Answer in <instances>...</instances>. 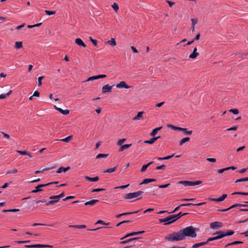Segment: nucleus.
Masks as SVG:
<instances>
[{"label":"nucleus","mask_w":248,"mask_h":248,"mask_svg":"<svg viewBox=\"0 0 248 248\" xmlns=\"http://www.w3.org/2000/svg\"><path fill=\"white\" fill-rule=\"evenodd\" d=\"M116 87L118 88L128 89L130 88V86H128L125 81H122L116 85Z\"/></svg>","instance_id":"8"},{"label":"nucleus","mask_w":248,"mask_h":248,"mask_svg":"<svg viewBox=\"0 0 248 248\" xmlns=\"http://www.w3.org/2000/svg\"><path fill=\"white\" fill-rule=\"evenodd\" d=\"M99 202L98 200H92L90 201L86 202L84 203L85 205H93L95 204L96 203H97Z\"/></svg>","instance_id":"16"},{"label":"nucleus","mask_w":248,"mask_h":248,"mask_svg":"<svg viewBox=\"0 0 248 248\" xmlns=\"http://www.w3.org/2000/svg\"><path fill=\"white\" fill-rule=\"evenodd\" d=\"M142 209H140V210H138V211H134V212H125V213H122L123 214V216H127V215H132V214H136V213H139L140 211Z\"/></svg>","instance_id":"42"},{"label":"nucleus","mask_w":248,"mask_h":248,"mask_svg":"<svg viewBox=\"0 0 248 248\" xmlns=\"http://www.w3.org/2000/svg\"><path fill=\"white\" fill-rule=\"evenodd\" d=\"M43 190V189H41V188H40V186L38 185L37 186L35 187V189L34 190H33L31 191V192L33 193H36L37 192L42 191Z\"/></svg>","instance_id":"35"},{"label":"nucleus","mask_w":248,"mask_h":248,"mask_svg":"<svg viewBox=\"0 0 248 248\" xmlns=\"http://www.w3.org/2000/svg\"><path fill=\"white\" fill-rule=\"evenodd\" d=\"M202 183V181H180L178 182V184L184 185L185 186H195L200 185Z\"/></svg>","instance_id":"2"},{"label":"nucleus","mask_w":248,"mask_h":248,"mask_svg":"<svg viewBox=\"0 0 248 248\" xmlns=\"http://www.w3.org/2000/svg\"><path fill=\"white\" fill-rule=\"evenodd\" d=\"M181 131L183 132L184 133H185V134H186L187 135H190L192 133V130L187 131V129L186 128H182Z\"/></svg>","instance_id":"37"},{"label":"nucleus","mask_w":248,"mask_h":248,"mask_svg":"<svg viewBox=\"0 0 248 248\" xmlns=\"http://www.w3.org/2000/svg\"><path fill=\"white\" fill-rule=\"evenodd\" d=\"M72 138H73V136L70 135L64 139L61 140L62 141L65 142H68L72 140Z\"/></svg>","instance_id":"36"},{"label":"nucleus","mask_w":248,"mask_h":248,"mask_svg":"<svg viewBox=\"0 0 248 248\" xmlns=\"http://www.w3.org/2000/svg\"><path fill=\"white\" fill-rule=\"evenodd\" d=\"M228 236H231L234 233V231L233 230H229L226 231Z\"/></svg>","instance_id":"61"},{"label":"nucleus","mask_w":248,"mask_h":248,"mask_svg":"<svg viewBox=\"0 0 248 248\" xmlns=\"http://www.w3.org/2000/svg\"><path fill=\"white\" fill-rule=\"evenodd\" d=\"M131 241H132V239H130L128 238L127 239H125L124 240L121 241L120 242V244H125L128 243L129 242H130Z\"/></svg>","instance_id":"51"},{"label":"nucleus","mask_w":248,"mask_h":248,"mask_svg":"<svg viewBox=\"0 0 248 248\" xmlns=\"http://www.w3.org/2000/svg\"><path fill=\"white\" fill-rule=\"evenodd\" d=\"M107 43L109 45H110V46H115L116 45V43L115 40L114 38H111L110 40L108 41L107 42Z\"/></svg>","instance_id":"28"},{"label":"nucleus","mask_w":248,"mask_h":248,"mask_svg":"<svg viewBox=\"0 0 248 248\" xmlns=\"http://www.w3.org/2000/svg\"><path fill=\"white\" fill-rule=\"evenodd\" d=\"M114 85L109 86L108 84H106L102 87V93H111L112 87Z\"/></svg>","instance_id":"7"},{"label":"nucleus","mask_w":248,"mask_h":248,"mask_svg":"<svg viewBox=\"0 0 248 248\" xmlns=\"http://www.w3.org/2000/svg\"><path fill=\"white\" fill-rule=\"evenodd\" d=\"M20 211L19 209H3L2 210V212L7 213V212H16Z\"/></svg>","instance_id":"27"},{"label":"nucleus","mask_w":248,"mask_h":248,"mask_svg":"<svg viewBox=\"0 0 248 248\" xmlns=\"http://www.w3.org/2000/svg\"><path fill=\"white\" fill-rule=\"evenodd\" d=\"M32 226H47L53 227L54 226V224H42V223H34L32 224Z\"/></svg>","instance_id":"33"},{"label":"nucleus","mask_w":248,"mask_h":248,"mask_svg":"<svg viewBox=\"0 0 248 248\" xmlns=\"http://www.w3.org/2000/svg\"><path fill=\"white\" fill-rule=\"evenodd\" d=\"M12 93V91L10 90L7 93L1 94L0 95V99H5L7 96L10 95Z\"/></svg>","instance_id":"38"},{"label":"nucleus","mask_w":248,"mask_h":248,"mask_svg":"<svg viewBox=\"0 0 248 248\" xmlns=\"http://www.w3.org/2000/svg\"><path fill=\"white\" fill-rule=\"evenodd\" d=\"M160 138V136H158L156 137H153L150 139L149 140H146L144 141L145 143H148L149 144H153L156 140Z\"/></svg>","instance_id":"14"},{"label":"nucleus","mask_w":248,"mask_h":248,"mask_svg":"<svg viewBox=\"0 0 248 248\" xmlns=\"http://www.w3.org/2000/svg\"><path fill=\"white\" fill-rule=\"evenodd\" d=\"M57 202H58V200H51L46 202V205H53Z\"/></svg>","instance_id":"45"},{"label":"nucleus","mask_w":248,"mask_h":248,"mask_svg":"<svg viewBox=\"0 0 248 248\" xmlns=\"http://www.w3.org/2000/svg\"><path fill=\"white\" fill-rule=\"evenodd\" d=\"M199 231V228L190 226L182 229L177 232H174L167 235L165 236V239L174 242L184 240L186 237L195 238L197 236L196 232Z\"/></svg>","instance_id":"1"},{"label":"nucleus","mask_w":248,"mask_h":248,"mask_svg":"<svg viewBox=\"0 0 248 248\" xmlns=\"http://www.w3.org/2000/svg\"><path fill=\"white\" fill-rule=\"evenodd\" d=\"M108 154H99L96 156V159L101 158H107L108 156Z\"/></svg>","instance_id":"34"},{"label":"nucleus","mask_w":248,"mask_h":248,"mask_svg":"<svg viewBox=\"0 0 248 248\" xmlns=\"http://www.w3.org/2000/svg\"><path fill=\"white\" fill-rule=\"evenodd\" d=\"M190 140V138L189 137H186L184 138H183L179 142V145H182L184 143H185L186 142L189 141Z\"/></svg>","instance_id":"30"},{"label":"nucleus","mask_w":248,"mask_h":248,"mask_svg":"<svg viewBox=\"0 0 248 248\" xmlns=\"http://www.w3.org/2000/svg\"><path fill=\"white\" fill-rule=\"evenodd\" d=\"M129 186V184H127V185H123V186H120L115 187L114 188L115 189H125V188H127Z\"/></svg>","instance_id":"52"},{"label":"nucleus","mask_w":248,"mask_h":248,"mask_svg":"<svg viewBox=\"0 0 248 248\" xmlns=\"http://www.w3.org/2000/svg\"><path fill=\"white\" fill-rule=\"evenodd\" d=\"M166 167V166L164 164H163L160 166H158L156 167V170H165Z\"/></svg>","instance_id":"55"},{"label":"nucleus","mask_w":248,"mask_h":248,"mask_svg":"<svg viewBox=\"0 0 248 248\" xmlns=\"http://www.w3.org/2000/svg\"><path fill=\"white\" fill-rule=\"evenodd\" d=\"M104 190H106L105 188H95V189H93L92 190V192H100V191H104Z\"/></svg>","instance_id":"54"},{"label":"nucleus","mask_w":248,"mask_h":248,"mask_svg":"<svg viewBox=\"0 0 248 248\" xmlns=\"http://www.w3.org/2000/svg\"><path fill=\"white\" fill-rule=\"evenodd\" d=\"M49 199L52 200H58V202L60 200L59 197L58 195L50 196Z\"/></svg>","instance_id":"50"},{"label":"nucleus","mask_w":248,"mask_h":248,"mask_svg":"<svg viewBox=\"0 0 248 248\" xmlns=\"http://www.w3.org/2000/svg\"><path fill=\"white\" fill-rule=\"evenodd\" d=\"M192 25L191 27V30L192 31L195 30V26L198 22V19L197 18H191Z\"/></svg>","instance_id":"21"},{"label":"nucleus","mask_w":248,"mask_h":248,"mask_svg":"<svg viewBox=\"0 0 248 248\" xmlns=\"http://www.w3.org/2000/svg\"><path fill=\"white\" fill-rule=\"evenodd\" d=\"M23 47L22 42H16L15 44V47L16 49H19Z\"/></svg>","instance_id":"39"},{"label":"nucleus","mask_w":248,"mask_h":248,"mask_svg":"<svg viewBox=\"0 0 248 248\" xmlns=\"http://www.w3.org/2000/svg\"><path fill=\"white\" fill-rule=\"evenodd\" d=\"M117 166H115L113 168L108 169H107L106 170H104L103 171V172H104V173H106V172H107V173H111V172H113L116 171V170L117 169Z\"/></svg>","instance_id":"25"},{"label":"nucleus","mask_w":248,"mask_h":248,"mask_svg":"<svg viewBox=\"0 0 248 248\" xmlns=\"http://www.w3.org/2000/svg\"><path fill=\"white\" fill-rule=\"evenodd\" d=\"M162 128V126H160L154 129L152 132L150 133V136L153 137H155V136L156 135L157 132L161 130Z\"/></svg>","instance_id":"15"},{"label":"nucleus","mask_w":248,"mask_h":248,"mask_svg":"<svg viewBox=\"0 0 248 248\" xmlns=\"http://www.w3.org/2000/svg\"><path fill=\"white\" fill-rule=\"evenodd\" d=\"M174 155V154H173L172 155H168V156L163 157H157V159L158 160H168V159H169L171 158V157H172Z\"/></svg>","instance_id":"31"},{"label":"nucleus","mask_w":248,"mask_h":248,"mask_svg":"<svg viewBox=\"0 0 248 248\" xmlns=\"http://www.w3.org/2000/svg\"><path fill=\"white\" fill-rule=\"evenodd\" d=\"M149 183H150V178H145L143 180V181L140 185H141L143 184H147Z\"/></svg>","instance_id":"47"},{"label":"nucleus","mask_w":248,"mask_h":248,"mask_svg":"<svg viewBox=\"0 0 248 248\" xmlns=\"http://www.w3.org/2000/svg\"><path fill=\"white\" fill-rule=\"evenodd\" d=\"M112 7L116 12H117L119 10L118 5L116 3H114L112 5Z\"/></svg>","instance_id":"57"},{"label":"nucleus","mask_w":248,"mask_h":248,"mask_svg":"<svg viewBox=\"0 0 248 248\" xmlns=\"http://www.w3.org/2000/svg\"><path fill=\"white\" fill-rule=\"evenodd\" d=\"M15 243L20 244H24L30 242V240H25V241H16Z\"/></svg>","instance_id":"58"},{"label":"nucleus","mask_w":248,"mask_h":248,"mask_svg":"<svg viewBox=\"0 0 248 248\" xmlns=\"http://www.w3.org/2000/svg\"><path fill=\"white\" fill-rule=\"evenodd\" d=\"M54 108L58 111H59L60 113L63 115H67L69 113V110L68 109L63 110L61 108L57 107L56 106H54Z\"/></svg>","instance_id":"12"},{"label":"nucleus","mask_w":248,"mask_h":248,"mask_svg":"<svg viewBox=\"0 0 248 248\" xmlns=\"http://www.w3.org/2000/svg\"><path fill=\"white\" fill-rule=\"evenodd\" d=\"M56 167H57V166L56 165H54L53 166H51L50 167L44 168H41L40 169V170L41 172H43L45 171L49 170H50L55 169Z\"/></svg>","instance_id":"22"},{"label":"nucleus","mask_w":248,"mask_h":248,"mask_svg":"<svg viewBox=\"0 0 248 248\" xmlns=\"http://www.w3.org/2000/svg\"><path fill=\"white\" fill-rule=\"evenodd\" d=\"M75 43H76L77 45H78L79 46H82L83 47H86V44L80 38H76L75 40Z\"/></svg>","instance_id":"13"},{"label":"nucleus","mask_w":248,"mask_h":248,"mask_svg":"<svg viewBox=\"0 0 248 248\" xmlns=\"http://www.w3.org/2000/svg\"><path fill=\"white\" fill-rule=\"evenodd\" d=\"M229 111L231 112L234 114H238L239 113V110L237 108H233L229 110Z\"/></svg>","instance_id":"49"},{"label":"nucleus","mask_w":248,"mask_h":248,"mask_svg":"<svg viewBox=\"0 0 248 248\" xmlns=\"http://www.w3.org/2000/svg\"><path fill=\"white\" fill-rule=\"evenodd\" d=\"M232 195H241L244 196H248V192H234L232 194Z\"/></svg>","instance_id":"40"},{"label":"nucleus","mask_w":248,"mask_h":248,"mask_svg":"<svg viewBox=\"0 0 248 248\" xmlns=\"http://www.w3.org/2000/svg\"><path fill=\"white\" fill-rule=\"evenodd\" d=\"M126 139L125 138H124V139H121L118 142H117V145H119V146H121L122 145L123 143L125 142L126 141Z\"/></svg>","instance_id":"53"},{"label":"nucleus","mask_w":248,"mask_h":248,"mask_svg":"<svg viewBox=\"0 0 248 248\" xmlns=\"http://www.w3.org/2000/svg\"><path fill=\"white\" fill-rule=\"evenodd\" d=\"M180 207H181V204L180 205L177 206L176 207H175L172 211L168 212V213L170 214V213H174V212L177 211L180 208Z\"/></svg>","instance_id":"62"},{"label":"nucleus","mask_w":248,"mask_h":248,"mask_svg":"<svg viewBox=\"0 0 248 248\" xmlns=\"http://www.w3.org/2000/svg\"><path fill=\"white\" fill-rule=\"evenodd\" d=\"M97 79V76L91 77L88 78L87 81Z\"/></svg>","instance_id":"60"},{"label":"nucleus","mask_w":248,"mask_h":248,"mask_svg":"<svg viewBox=\"0 0 248 248\" xmlns=\"http://www.w3.org/2000/svg\"><path fill=\"white\" fill-rule=\"evenodd\" d=\"M170 185V183H168L165 185H159L158 187L160 188H165L168 187Z\"/></svg>","instance_id":"59"},{"label":"nucleus","mask_w":248,"mask_h":248,"mask_svg":"<svg viewBox=\"0 0 248 248\" xmlns=\"http://www.w3.org/2000/svg\"><path fill=\"white\" fill-rule=\"evenodd\" d=\"M199 55V53L197 52L193 51L189 56V58L190 59H194L196 58Z\"/></svg>","instance_id":"26"},{"label":"nucleus","mask_w":248,"mask_h":248,"mask_svg":"<svg viewBox=\"0 0 248 248\" xmlns=\"http://www.w3.org/2000/svg\"><path fill=\"white\" fill-rule=\"evenodd\" d=\"M132 144H126L123 145H121V147L119 148V152H123L125 149H128L132 146Z\"/></svg>","instance_id":"20"},{"label":"nucleus","mask_w":248,"mask_h":248,"mask_svg":"<svg viewBox=\"0 0 248 248\" xmlns=\"http://www.w3.org/2000/svg\"><path fill=\"white\" fill-rule=\"evenodd\" d=\"M145 232V231H139V232H130V233H127L126 235H125L124 237H123V238H122L121 239V240H124L128 237H130V236H134V235H138V234H142L143 233Z\"/></svg>","instance_id":"5"},{"label":"nucleus","mask_w":248,"mask_h":248,"mask_svg":"<svg viewBox=\"0 0 248 248\" xmlns=\"http://www.w3.org/2000/svg\"><path fill=\"white\" fill-rule=\"evenodd\" d=\"M16 152L21 155H27L29 156L30 157H32V155H31V154L26 150H24V151L17 150Z\"/></svg>","instance_id":"17"},{"label":"nucleus","mask_w":248,"mask_h":248,"mask_svg":"<svg viewBox=\"0 0 248 248\" xmlns=\"http://www.w3.org/2000/svg\"><path fill=\"white\" fill-rule=\"evenodd\" d=\"M167 126L169 128H170L172 130H178L181 131L182 130V127L176 126L170 124H168Z\"/></svg>","instance_id":"23"},{"label":"nucleus","mask_w":248,"mask_h":248,"mask_svg":"<svg viewBox=\"0 0 248 248\" xmlns=\"http://www.w3.org/2000/svg\"><path fill=\"white\" fill-rule=\"evenodd\" d=\"M244 203H246V204H240V203H235V204H234L233 205H232V206H231L230 207H229V209H232L233 208H235V207H242V206H248V201H245L244 202Z\"/></svg>","instance_id":"10"},{"label":"nucleus","mask_w":248,"mask_h":248,"mask_svg":"<svg viewBox=\"0 0 248 248\" xmlns=\"http://www.w3.org/2000/svg\"><path fill=\"white\" fill-rule=\"evenodd\" d=\"M70 169V167L68 166L66 168H64L63 167H60L58 170L57 171V173H60L62 172V171L65 172L66 171H68Z\"/></svg>","instance_id":"18"},{"label":"nucleus","mask_w":248,"mask_h":248,"mask_svg":"<svg viewBox=\"0 0 248 248\" xmlns=\"http://www.w3.org/2000/svg\"><path fill=\"white\" fill-rule=\"evenodd\" d=\"M17 171H18L16 169H15L12 170H8L6 172V174H11V173H16L17 172Z\"/></svg>","instance_id":"48"},{"label":"nucleus","mask_w":248,"mask_h":248,"mask_svg":"<svg viewBox=\"0 0 248 248\" xmlns=\"http://www.w3.org/2000/svg\"><path fill=\"white\" fill-rule=\"evenodd\" d=\"M227 195L226 194H223L221 196L218 198L216 199H210V201H215L217 202H221L224 201L227 197Z\"/></svg>","instance_id":"9"},{"label":"nucleus","mask_w":248,"mask_h":248,"mask_svg":"<svg viewBox=\"0 0 248 248\" xmlns=\"http://www.w3.org/2000/svg\"><path fill=\"white\" fill-rule=\"evenodd\" d=\"M166 219L167 222L164 224L165 226H168L176 221L173 215H170L166 217Z\"/></svg>","instance_id":"4"},{"label":"nucleus","mask_w":248,"mask_h":248,"mask_svg":"<svg viewBox=\"0 0 248 248\" xmlns=\"http://www.w3.org/2000/svg\"><path fill=\"white\" fill-rule=\"evenodd\" d=\"M143 193L142 191H138L136 192L129 193L125 194L123 198L125 199H131L133 198H136L140 195H141Z\"/></svg>","instance_id":"3"},{"label":"nucleus","mask_w":248,"mask_h":248,"mask_svg":"<svg viewBox=\"0 0 248 248\" xmlns=\"http://www.w3.org/2000/svg\"><path fill=\"white\" fill-rule=\"evenodd\" d=\"M245 181H247L246 177H245V178H240V179H237V180L235 182V183H238V182H245Z\"/></svg>","instance_id":"64"},{"label":"nucleus","mask_w":248,"mask_h":248,"mask_svg":"<svg viewBox=\"0 0 248 248\" xmlns=\"http://www.w3.org/2000/svg\"><path fill=\"white\" fill-rule=\"evenodd\" d=\"M174 217L176 219V221L178 219L181 218L183 216L182 212H180L177 214H174L173 215Z\"/></svg>","instance_id":"43"},{"label":"nucleus","mask_w":248,"mask_h":248,"mask_svg":"<svg viewBox=\"0 0 248 248\" xmlns=\"http://www.w3.org/2000/svg\"><path fill=\"white\" fill-rule=\"evenodd\" d=\"M45 12L48 16H51L56 14L55 11L45 10Z\"/></svg>","instance_id":"44"},{"label":"nucleus","mask_w":248,"mask_h":248,"mask_svg":"<svg viewBox=\"0 0 248 248\" xmlns=\"http://www.w3.org/2000/svg\"><path fill=\"white\" fill-rule=\"evenodd\" d=\"M144 113L143 111L139 112L137 115L134 118V120H140V119L142 118V114Z\"/></svg>","instance_id":"29"},{"label":"nucleus","mask_w":248,"mask_h":248,"mask_svg":"<svg viewBox=\"0 0 248 248\" xmlns=\"http://www.w3.org/2000/svg\"><path fill=\"white\" fill-rule=\"evenodd\" d=\"M222 223L215 221L210 224V228L212 229H218L222 227Z\"/></svg>","instance_id":"6"},{"label":"nucleus","mask_w":248,"mask_h":248,"mask_svg":"<svg viewBox=\"0 0 248 248\" xmlns=\"http://www.w3.org/2000/svg\"><path fill=\"white\" fill-rule=\"evenodd\" d=\"M148 188L153 190V191H152V192H153L152 195H155L156 192L158 190L157 188H156L155 186H152L151 187H148Z\"/></svg>","instance_id":"41"},{"label":"nucleus","mask_w":248,"mask_h":248,"mask_svg":"<svg viewBox=\"0 0 248 248\" xmlns=\"http://www.w3.org/2000/svg\"><path fill=\"white\" fill-rule=\"evenodd\" d=\"M248 169V168H243V169H241L240 170H238L237 171V172H238V173H243L245 172H246Z\"/></svg>","instance_id":"63"},{"label":"nucleus","mask_w":248,"mask_h":248,"mask_svg":"<svg viewBox=\"0 0 248 248\" xmlns=\"http://www.w3.org/2000/svg\"><path fill=\"white\" fill-rule=\"evenodd\" d=\"M213 234L214 235L217 234V236L219 239L224 237V232L221 231H217L216 233H214Z\"/></svg>","instance_id":"32"},{"label":"nucleus","mask_w":248,"mask_h":248,"mask_svg":"<svg viewBox=\"0 0 248 248\" xmlns=\"http://www.w3.org/2000/svg\"><path fill=\"white\" fill-rule=\"evenodd\" d=\"M89 39L94 46H97V40L93 39L92 37H90Z\"/></svg>","instance_id":"46"},{"label":"nucleus","mask_w":248,"mask_h":248,"mask_svg":"<svg viewBox=\"0 0 248 248\" xmlns=\"http://www.w3.org/2000/svg\"><path fill=\"white\" fill-rule=\"evenodd\" d=\"M154 163V161H151L146 164L143 165L140 170V172H144L146 170L147 168L149 166H150L151 164H153Z\"/></svg>","instance_id":"19"},{"label":"nucleus","mask_w":248,"mask_h":248,"mask_svg":"<svg viewBox=\"0 0 248 248\" xmlns=\"http://www.w3.org/2000/svg\"><path fill=\"white\" fill-rule=\"evenodd\" d=\"M44 78V76H41L38 78V85L41 86L42 84V80Z\"/></svg>","instance_id":"56"},{"label":"nucleus","mask_w":248,"mask_h":248,"mask_svg":"<svg viewBox=\"0 0 248 248\" xmlns=\"http://www.w3.org/2000/svg\"><path fill=\"white\" fill-rule=\"evenodd\" d=\"M243 242H242V241H235L234 242H232V243H229L227 245H226L225 246V248H227L229 246H233V245H237V244H243Z\"/></svg>","instance_id":"24"},{"label":"nucleus","mask_w":248,"mask_h":248,"mask_svg":"<svg viewBox=\"0 0 248 248\" xmlns=\"http://www.w3.org/2000/svg\"><path fill=\"white\" fill-rule=\"evenodd\" d=\"M84 178L88 182H96L99 180V178L97 176L93 178L88 176H85Z\"/></svg>","instance_id":"11"}]
</instances>
